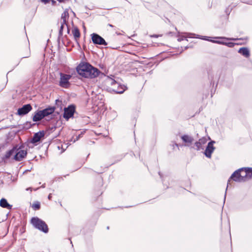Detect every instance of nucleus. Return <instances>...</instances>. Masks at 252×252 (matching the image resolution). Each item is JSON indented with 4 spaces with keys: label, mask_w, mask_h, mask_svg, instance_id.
Segmentation results:
<instances>
[{
    "label": "nucleus",
    "mask_w": 252,
    "mask_h": 252,
    "mask_svg": "<svg viewBox=\"0 0 252 252\" xmlns=\"http://www.w3.org/2000/svg\"><path fill=\"white\" fill-rule=\"evenodd\" d=\"M78 73L85 78H94L98 76L100 71L88 63H80L76 68Z\"/></svg>",
    "instance_id": "1"
},
{
    "label": "nucleus",
    "mask_w": 252,
    "mask_h": 252,
    "mask_svg": "<svg viewBox=\"0 0 252 252\" xmlns=\"http://www.w3.org/2000/svg\"><path fill=\"white\" fill-rule=\"evenodd\" d=\"M31 222L35 228L45 233L48 232V227L45 222L38 218H32Z\"/></svg>",
    "instance_id": "2"
},
{
    "label": "nucleus",
    "mask_w": 252,
    "mask_h": 252,
    "mask_svg": "<svg viewBox=\"0 0 252 252\" xmlns=\"http://www.w3.org/2000/svg\"><path fill=\"white\" fill-rule=\"evenodd\" d=\"M239 174V176L238 178H236L234 179V181L237 182H245L248 180L247 173V168H242L235 171L231 176V178L235 177V175Z\"/></svg>",
    "instance_id": "3"
},
{
    "label": "nucleus",
    "mask_w": 252,
    "mask_h": 252,
    "mask_svg": "<svg viewBox=\"0 0 252 252\" xmlns=\"http://www.w3.org/2000/svg\"><path fill=\"white\" fill-rule=\"evenodd\" d=\"M71 76L69 74H66L60 73V81L59 85L63 88H67L69 85V80L70 79Z\"/></svg>",
    "instance_id": "4"
},
{
    "label": "nucleus",
    "mask_w": 252,
    "mask_h": 252,
    "mask_svg": "<svg viewBox=\"0 0 252 252\" xmlns=\"http://www.w3.org/2000/svg\"><path fill=\"white\" fill-rule=\"evenodd\" d=\"M92 40L94 44L107 45V43L104 39L97 33H93L91 35Z\"/></svg>",
    "instance_id": "5"
},
{
    "label": "nucleus",
    "mask_w": 252,
    "mask_h": 252,
    "mask_svg": "<svg viewBox=\"0 0 252 252\" xmlns=\"http://www.w3.org/2000/svg\"><path fill=\"white\" fill-rule=\"evenodd\" d=\"M75 108L73 105H70L67 107L64 108L63 118L68 120L69 118L73 117L75 112Z\"/></svg>",
    "instance_id": "6"
},
{
    "label": "nucleus",
    "mask_w": 252,
    "mask_h": 252,
    "mask_svg": "<svg viewBox=\"0 0 252 252\" xmlns=\"http://www.w3.org/2000/svg\"><path fill=\"white\" fill-rule=\"evenodd\" d=\"M32 109V108L31 104H25L18 109L17 114L19 116L25 115L30 112Z\"/></svg>",
    "instance_id": "7"
},
{
    "label": "nucleus",
    "mask_w": 252,
    "mask_h": 252,
    "mask_svg": "<svg viewBox=\"0 0 252 252\" xmlns=\"http://www.w3.org/2000/svg\"><path fill=\"white\" fill-rule=\"evenodd\" d=\"M215 143V141H211V142H209L204 152L205 155L208 158H211L212 154L215 149L213 146V144Z\"/></svg>",
    "instance_id": "8"
},
{
    "label": "nucleus",
    "mask_w": 252,
    "mask_h": 252,
    "mask_svg": "<svg viewBox=\"0 0 252 252\" xmlns=\"http://www.w3.org/2000/svg\"><path fill=\"white\" fill-rule=\"evenodd\" d=\"M27 154V152L26 151L21 150L15 153L13 158L15 160L19 161L22 160L26 156Z\"/></svg>",
    "instance_id": "9"
},
{
    "label": "nucleus",
    "mask_w": 252,
    "mask_h": 252,
    "mask_svg": "<svg viewBox=\"0 0 252 252\" xmlns=\"http://www.w3.org/2000/svg\"><path fill=\"white\" fill-rule=\"evenodd\" d=\"M181 138L185 143V146H189L194 140L192 136L187 134L182 135Z\"/></svg>",
    "instance_id": "10"
},
{
    "label": "nucleus",
    "mask_w": 252,
    "mask_h": 252,
    "mask_svg": "<svg viewBox=\"0 0 252 252\" xmlns=\"http://www.w3.org/2000/svg\"><path fill=\"white\" fill-rule=\"evenodd\" d=\"M45 133L44 131H40L37 133H35L32 139V143H35L39 142L42 137L44 136Z\"/></svg>",
    "instance_id": "11"
},
{
    "label": "nucleus",
    "mask_w": 252,
    "mask_h": 252,
    "mask_svg": "<svg viewBox=\"0 0 252 252\" xmlns=\"http://www.w3.org/2000/svg\"><path fill=\"white\" fill-rule=\"evenodd\" d=\"M16 152L15 148H12L11 150L7 151L5 154L2 157V160L5 162H7L9 158Z\"/></svg>",
    "instance_id": "12"
},
{
    "label": "nucleus",
    "mask_w": 252,
    "mask_h": 252,
    "mask_svg": "<svg viewBox=\"0 0 252 252\" xmlns=\"http://www.w3.org/2000/svg\"><path fill=\"white\" fill-rule=\"evenodd\" d=\"M55 110V107H49L47 108H45L43 110H40L41 114H42V116L43 118L46 116H49V115L52 114L54 113Z\"/></svg>",
    "instance_id": "13"
},
{
    "label": "nucleus",
    "mask_w": 252,
    "mask_h": 252,
    "mask_svg": "<svg viewBox=\"0 0 252 252\" xmlns=\"http://www.w3.org/2000/svg\"><path fill=\"white\" fill-rule=\"evenodd\" d=\"M207 142V139L206 138H202L200 139L198 141L195 143V146H196V149L197 151L203 149V145L205 144Z\"/></svg>",
    "instance_id": "14"
},
{
    "label": "nucleus",
    "mask_w": 252,
    "mask_h": 252,
    "mask_svg": "<svg viewBox=\"0 0 252 252\" xmlns=\"http://www.w3.org/2000/svg\"><path fill=\"white\" fill-rule=\"evenodd\" d=\"M41 112L40 110H37L35 112L34 115H33L32 117V120L33 122H38L41 121L42 119H43V117L42 115Z\"/></svg>",
    "instance_id": "15"
},
{
    "label": "nucleus",
    "mask_w": 252,
    "mask_h": 252,
    "mask_svg": "<svg viewBox=\"0 0 252 252\" xmlns=\"http://www.w3.org/2000/svg\"><path fill=\"white\" fill-rule=\"evenodd\" d=\"M0 206L2 208L8 209H11L12 208V205H10L5 198H2L0 200Z\"/></svg>",
    "instance_id": "16"
},
{
    "label": "nucleus",
    "mask_w": 252,
    "mask_h": 252,
    "mask_svg": "<svg viewBox=\"0 0 252 252\" xmlns=\"http://www.w3.org/2000/svg\"><path fill=\"white\" fill-rule=\"evenodd\" d=\"M238 52L246 58H248L250 56L249 50L247 48H241L239 50Z\"/></svg>",
    "instance_id": "17"
},
{
    "label": "nucleus",
    "mask_w": 252,
    "mask_h": 252,
    "mask_svg": "<svg viewBox=\"0 0 252 252\" xmlns=\"http://www.w3.org/2000/svg\"><path fill=\"white\" fill-rule=\"evenodd\" d=\"M72 34L76 41L80 37V32L79 30L77 27H74L72 31Z\"/></svg>",
    "instance_id": "18"
},
{
    "label": "nucleus",
    "mask_w": 252,
    "mask_h": 252,
    "mask_svg": "<svg viewBox=\"0 0 252 252\" xmlns=\"http://www.w3.org/2000/svg\"><path fill=\"white\" fill-rule=\"evenodd\" d=\"M117 88H113L112 91L117 94H122L125 91V88L119 84V85L117 86Z\"/></svg>",
    "instance_id": "19"
},
{
    "label": "nucleus",
    "mask_w": 252,
    "mask_h": 252,
    "mask_svg": "<svg viewBox=\"0 0 252 252\" xmlns=\"http://www.w3.org/2000/svg\"><path fill=\"white\" fill-rule=\"evenodd\" d=\"M106 81L108 84H110L112 86H117V85H119L118 83H117L114 79L109 77H107Z\"/></svg>",
    "instance_id": "20"
},
{
    "label": "nucleus",
    "mask_w": 252,
    "mask_h": 252,
    "mask_svg": "<svg viewBox=\"0 0 252 252\" xmlns=\"http://www.w3.org/2000/svg\"><path fill=\"white\" fill-rule=\"evenodd\" d=\"M197 38H200V39H204V40H208V41H210L213 43H218V44H222V45H224V43L225 42H223V41H219V40H209V39H208V37L207 36H204L203 38V37H197Z\"/></svg>",
    "instance_id": "21"
},
{
    "label": "nucleus",
    "mask_w": 252,
    "mask_h": 252,
    "mask_svg": "<svg viewBox=\"0 0 252 252\" xmlns=\"http://www.w3.org/2000/svg\"><path fill=\"white\" fill-rule=\"evenodd\" d=\"M247 173L248 180L252 177V168H247Z\"/></svg>",
    "instance_id": "22"
},
{
    "label": "nucleus",
    "mask_w": 252,
    "mask_h": 252,
    "mask_svg": "<svg viewBox=\"0 0 252 252\" xmlns=\"http://www.w3.org/2000/svg\"><path fill=\"white\" fill-rule=\"evenodd\" d=\"M69 14L67 11H64L62 14L61 19L67 20L68 18Z\"/></svg>",
    "instance_id": "23"
},
{
    "label": "nucleus",
    "mask_w": 252,
    "mask_h": 252,
    "mask_svg": "<svg viewBox=\"0 0 252 252\" xmlns=\"http://www.w3.org/2000/svg\"><path fill=\"white\" fill-rule=\"evenodd\" d=\"M32 207L35 210H39L40 207V203L39 202H36L32 204Z\"/></svg>",
    "instance_id": "24"
},
{
    "label": "nucleus",
    "mask_w": 252,
    "mask_h": 252,
    "mask_svg": "<svg viewBox=\"0 0 252 252\" xmlns=\"http://www.w3.org/2000/svg\"><path fill=\"white\" fill-rule=\"evenodd\" d=\"M239 174H237V175H235V177H234L233 178H231V177H230V178L229 179V180H228V182H227V188H226V190H225V196H226V190L227 189V188H228L229 185L230 184L231 180H233V181H234L235 178H238V177H239Z\"/></svg>",
    "instance_id": "25"
},
{
    "label": "nucleus",
    "mask_w": 252,
    "mask_h": 252,
    "mask_svg": "<svg viewBox=\"0 0 252 252\" xmlns=\"http://www.w3.org/2000/svg\"><path fill=\"white\" fill-rule=\"evenodd\" d=\"M62 101L61 100H60L59 99L56 100V105L57 107H60V109H62Z\"/></svg>",
    "instance_id": "26"
},
{
    "label": "nucleus",
    "mask_w": 252,
    "mask_h": 252,
    "mask_svg": "<svg viewBox=\"0 0 252 252\" xmlns=\"http://www.w3.org/2000/svg\"><path fill=\"white\" fill-rule=\"evenodd\" d=\"M64 27V26L63 25L61 26L60 31H59V38H60L61 36H62L63 35V31Z\"/></svg>",
    "instance_id": "27"
},
{
    "label": "nucleus",
    "mask_w": 252,
    "mask_h": 252,
    "mask_svg": "<svg viewBox=\"0 0 252 252\" xmlns=\"http://www.w3.org/2000/svg\"><path fill=\"white\" fill-rule=\"evenodd\" d=\"M215 38L224 39L228 40H236V39L233 38H226L224 37H216Z\"/></svg>",
    "instance_id": "28"
},
{
    "label": "nucleus",
    "mask_w": 252,
    "mask_h": 252,
    "mask_svg": "<svg viewBox=\"0 0 252 252\" xmlns=\"http://www.w3.org/2000/svg\"><path fill=\"white\" fill-rule=\"evenodd\" d=\"M224 45H226L229 47H233L235 45V43L232 42H225Z\"/></svg>",
    "instance_id": "29"
},
{
    "label": "nucleus",
    "mask_w": 252,
    "mask_h": 252,
    "mask_svg": "<svg viewBox=\"0 0 252 252\" xmlns=\"http://www.w3.org/2000/svg\"><path fill=\"white\" fill-rule=\"evenodd\" d=\"M62 23H61V25H63L64 26V25H66L67 26V20H66V19H62Z\"/></svg>",
    "instance_id": "30"
},
{
    "label": "nucleus",
    "mask_w": 252,
    "mask_h": 252,
    "mask_svg": "<svg viewBox=\"0 0 252 252\" xmlns=\"http://www.w3.org/2000/svg\"><path fill=\"white\" fill-rule=\"evenodd\" d=\"M82 134H83V132H82L80 134L78 135V136L76 137V139H74V142H75L76 141L78 140L81 136Z\"/></svg>",
    "instance_id": "31"
},
{
    "label": "nucleus",
    "mask_w": 252,
    "mask_h": 252,
    "mask_svg": "<svg viewBox=\"0 0 252 252\" xmlns=\"http://www.w3.org/2000/svg\"><path fill=\"white\" fill-rule=\"evenodd\" d=\"M51 0H41V2L44 3V4H47Z\"/></svg>",
    "instance_id": "32"
},
{
    "label": "nucleus",
    "mask_w": 252,
    "mask_h": 252,
    "mask_svg": "<svg viewBox=\"0 0 252 252\" xmlns=\"http://www.w3.org/2000/svg\"><path fill=\"white\" fill-rule=\"evenodd\" d=\"M51 198H52V194L50 193L48 195V199L50 200L51 199Z\"/></svg>",
    "instance_id": "33"
},
{
    "label": "nucleus",
    "mask_w": 252,
    "mask_h": 252,
    "mask_svg": "<svg viewBox=\"0 0 252 252\" xmlns=\"http://www.w3.org/2000/svg\"><path fill=\"white\" fill-rule=\"evenodd\" d=\"M183 40V38H178V40L179 41H182V40Z\"/></svg>",
    "instance_id": "34"
},
{
    "label": "nucleus",
    "mask_w": 252,
    "mask_h": 252,
    "mask_svg": "<svg viewBox=\"0 0 252 252\" xmlns=\"http://www.w3.org/2000/svg\"><path fill=\"white\" fill-rule=\"evenodd\" d=\"M108 26H109V27H114V26H113V25H111V24H108Z\"/></svg>",
    "instance_id": "35"
},
{
    "label": "nucleus",
    "mask_w": 252,
    "mask_h": 252,
    "mask_svg": "<svg viewBox=\"0 0 252 252\" xmlns=\"http://www.w3.org/2000/svg\"><path fill=\"white\" fill-rule=\"evenodd\" d=\"M52 2L53 4H54L56 3V1L54 0H52Z\"/></svg>",
    "instance_id": "36"
},
{
    "label": "nucleus",
    "mask_w": 252,
    "mask_h": 252,
    "mask_svg": "<svg viewBox=\"0 0 252 252\" xmlns=\"http://www.w3.org/2000/svg\"><path fill=\"white\" fill-rule=\"evenodd\" d=\"M116 33L117 35H121V34L120 33H119V32H116Z\"/></svg>",
    "instance_id": "37"
},
{
    "label": "nucleus",
    "mask_w": 252,
    "mask_h": 252,
    "mask_svg": "<svg viewBox=\"0 0 252 252\" xmlns=\"http://www.w3.org/2000/svg\"><path fill=\"white\" fill-rule=\"evenodd\" d=\"M227 10H229V8H227L226 10V12H227Z\"/></svg>",
    "instance_id": "38"
},
{
    "label": "nucleus",
    "mask_w": 252,
    "mask_h": 252,
    "mask_svg": "<svg viewBox=\"0 0 252 252\" xmlns=\"http://www.w3.org/2000/svg\"><path fill=\"white\" fill-rule=\"evenodd\" d=\"M69 31L68 28H67V32L69 33Z\"/></svg>",
    "instance_id": "39"
},
{
    "label": "nucleus",
    "mask_w": 252,
    "mask_h": 252,
    "mask_svg": "<svg viewBox=\"0 0 252 252\" xmlns=\"http://www.w3.org/2000/svg\"><path fill=\"white\" fill-rule=\"evenodd\" d=\"M158 174H159V176H160V177H161V174H160V172H159V173H158Z\"/></svg>",
    "instance_id": "40"
},
{
    "label": "nucleus",
    "mask_w": 252,
    "mask_h": 252,
    "mask_svg": "<svg viewBox=\"0 0 252 252\" xmlns=\"http://www.w3.org/2000/svg\"><path fill=\"white\" fill-rule=\"evenodd\" d=\"M175 145H176L177 147H178V145L177 144H176V143L175 144Z\"/></svg>",
    "instance_id": "41"
}]
</instances>
